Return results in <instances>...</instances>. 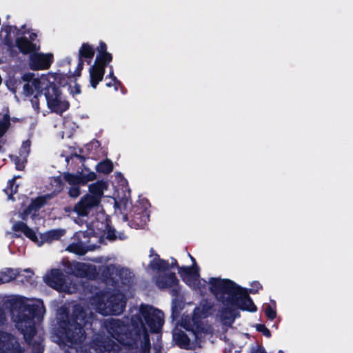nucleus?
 Wrapping results in <instances>:
<instances>
[{"instance_id":"f257e3e1","label":"nucleus","mask_w":353,"mask_h":353,"mask_svg":"<svg viewBox=\"0 0 353 353\" xmlns=\"http://www.w3.org/2000/svg\"><path fill=\"white\" fill-rule=\"evenodd\" d=\"M164 323L163 313L152 306L142 305L132 316L128 327L119 320H110L108 333L120 344L150 353V340L147 330L159 332Z\"/></svg>"},{"instance_id":"f03ea898","label":"nucleus","mask_w":353,"mask_h":353,"mask_svg":"<svg viewBox=\"0 0 353 353\" xmlns=\"http://www.w3.org/2000/svg\"><path fill=\"white\" fill-rule=\"evenodd\" d=\"M21 79L24 83L23 94L31 98V103L36 110L40 109V101H43V99L48 108L57 114H61L68 108L69 103L54 85L55 78L52 74L26 72L22 75Z\"/></svg>"},{"instance_id":"7ed1b4c3","label":"nucleus","mask_w":353,"mask_h":353,"mask_svg":"<svg viewBox=\"0 0 353 353\" xmlns=\"http://www.w3.org/2000/svg\"><path fill=\"white\" fill-rule=\"evenodd\" d=\"M210 292L221 302V317L224 323H231L235 318V310L255 312L256 307L248 292L230 280L210 278L208 281Z\"/></svg>"},{"instance_id":"20e7f679","label":"nucleus","mask_w":353,"mask_h":353,"mask_svg":"<svg viewBox=\"0 0 353 353\" xmlns=\"http://www.w3.org/2000/svg\"><path fill=\"white\" fill-rule=\"evenodd\" d=\"M45 313L43 302L40 300H29L19 298L16 300L14 309L12 311V319L17 329L23 334L25 340L30 342L34 337L32 343L33 353H42V339L35 336V324L39 321Z\"/></svg>"},{"instance_id":"39448f33","label":"nucleus","mask_w":353,"mask_h":353,"mask_svg":"<svg viewBox=\"0 0 353 353\" xmlns=\"http://www.w3.org/2000/svg\"><path fill=\"white\" fill-rule=\"evenodd\" d=\"M88 321L86 312L80 305H76L74 309L72 322L61 321L60 327L57 334L55 341L68 345H72L84 339V332L82 326Z\"/></svg>"},{"instance_id":"423d86ee","label":"nucleus","mask_w":353,"mask_h":353,"mask_svg":"<svg viewBox=\"0 0 353 353\" xmlns=\"http://www.w3.org/2000/svg\"><path fill=\"white\" fill-rule=\"evenodd\" d=\"M108 184L103 181H97L89 185V193L81 198L73 208H65L66 212H75L79 216H85L94 208L99 206Z\"/></svg>"},{"instance_id":"0eeeda50","label":"nucleus","mask_w":353,"mask_h":353,"mask_svg":"<svg viewBox=\"0 0 353 353\" xmlns=\"http://www.w3.org/2000/svg\"><path fill=\"white\" fill-rule=\"evenodd\" d=\"M180 326L184 328L188 334L176 327L173 332V339L179 347L185 349L195 347L197 341L201 340L206 332L203 328L200 327L199 325L192 323L188 316L182 319Z\"/></svg>"},{"instance_id":"6e6552de","label":"nucleus","mask_w":353,"mask_h":353,"mask_svg":"<svg viewBox=\"0 0 353 353\" xmlns=\"http://www.w3.org/2000/svg\"><path fill=\"white\" fill-rule=\"evenodd\" d=\"M91 305L103 315H117L123 312L125 301L122 294L107 292L94 296L91 300Z\"/></svg>"},{"instance_id":"1a4fd4ad","label":"nucleus","mask_w":353,"mask_h":353,"mask_svg":"<svg viewBox=\"0 0 353 353\" xmlns=\"http://www.w3.org/2000/svg\"><path fill=\"white\" fill-rule=\"evenodd\" d=\"M12 229L16 232L21 231L26 237L39 246H41L44 243H50L53 241L58 240L65 234L64 230L56 229L41 234L40 237H38L36 232L23 222L14 223L12 226Z\"/></svg>"},{"instance_id":"9d476101","label":"nucleus","mask_w":353,"mask_h":353,"mask_svg":"<svg viewBox=\"0 0 353 353\" xmlns=\"http://www.w3.org/2000/svg\"><path fill=\"white\" fill-rule=\"evenodd\" d=\"M92 232L90 230L87 232H78L74 236V240L77 242L72 243L67 248L71 252L77 254L83 255L88 250L95 249L94 245H89V243L92 241V239H97L95 236H90Z\"/></svg>"},{"instance_id":"9b49d317","label":"nucleus","mask_w":353,"mask_h":353,"mask_svg":"<svg viewBox=\"0 0 353 353\" xmlns=\"http://www.w3.org/2000/svg\"><path fill=\"white\" fill-rule=\"evenodd\" d=\"M181 278L190 288L203 293L205 290V280H201L195 268L183 267L179 270Z\"/></svg>"},{"instance_id":"f8f14e48","label":"nucleus","mask_w":353,"mask_h":353,"mask_svg":"<svg viewBox=\"0 0 353 353\" xmlns=\"http://www.w3.org/2000/svg\"><path fill=\"white\" fill-rule=\"evenodd\" d=\"M46 283L57 290L72 293L76 290L74 285H69L63 279V274L58 270H53L46 276Z\"/></svg>"},{"instance_id":"ddd939ff","label":"nucleus","mask_w":353,"mask_h":353,"mask_svg":"<svg viewBox=\"0 0 353 353\" xmlns=\"http://www.w3.org/2000/svg\"><path fill=\"white\" fill-rule=\"evenodd\" d=\"M52 53H32L30 56L29 65L33 70L48 69L53 61Z\"/></svg>"},{"instance_id":"4468645a","label":"nucleus","mask_w":353,"mask_h":353,"mask_svg":"<svg viewBox=\"0 0 353 353\" xmlns=\"http://www.w3.org/2000/svg\"><path fill=\"white\" fill-rule=\"evenodd\" d=\"M156 285L160 289H170L172 292L176 293L179 290V280L174 273L159 272L155 277Z\"/></svg>"},{"instance_id":"2eb2a0df","label":"nucleus","mask_w":353,"mask_h":353,"mask_svg":"<svg viewBox=\"0 0 353 353\" xmlns=\"http://www.w3.org/2000/svg\"><path fill=\"white\" fill-rule=\"evenodd\" d=\"M0 353H23V350L14 336L0 331Z\"/></svg>"},{"instance_id":"dca6fc26","label":"nucleus","mask_w":353,"mask_h":353,"mask_svg":"<svg viewBox=\"0 0 353 353\" xmlns=\"http://www.w3.org/2000/svg\"><path fill=\"white\" fill-rule=\"evenodd\" d=\"M213 307V303L208 301H203L199 307H197L194 311V316L190 321H192L195 325H199L201 328H203L205 332H207V329L201 323L199 319L205 318L212 314Z\"/></svg>"},{"instance_id":"f3484780","label":"nucleus","mask_w":353,"mask_h":353,"mask_svg":"<svg viewBox=\"0 0 353 353\" xmlns=\"http://www.w3.org/2000/svg\"><path fill=\"white\" fill-rule=\"evenodd\" d=\"M70 271L77 276L92 278L95 276L96 268L92 265L74 262L69 264Z\"/></svg>"},{"instance_id":"a211bd4d","label":"nucleus","mask_w":353,"mask_h":353,"mask_svg":"<svg viewBox=\"0 0 353 353\" xmlns=\"http://www.w3.org/2000/svg\"><path fill=\"white\" fill-rule=\"evenodd\" d=\"M107 65L104 62L95 60L94 64L90 68V81L93 88H96L98 83L102 81Z\"/></svg>"},{"instance_id":"6ab92c4d","label":"nucleus","mask_w":353,"mask_h":353,"mask_svg":"<svg viewBox=\"0 0 353 353\" xmlns=\"http://www.w3.org/2000/svg\"><path fill=\"white\" fill-rule=\"evenodd\" d=\"M94 55V48L92 46L88 43H84L81 45L79 50V63L77 74L79 75L80 72L83 67V61L85 59L90 63Z\"/></svg>"},{"instance_id":"aec40b11","label":"nucleus","mask_w":353,"mask_h":353,"mask_svg":"<svg viewBox=\"0 0 353 353\" xmlns=\"http://www.w3.org/2000/svg\"><path fill=\"white\" fill-rule=\"evenodd\" d=\"M30 144L28 141L24 142L19 152V157H12L17 170H23L25 167L26 158L30 152Z\"/></svg>"},{"instance_id":"412c9836","label":"nucleus","mask_w":353,"mask_h":353,"mask_svg":"<svg viewBox=\"0 0 353 353\" xmlns=\"http://www.w3.org/2000/svg\"><path fill=\"white\" fill-rule=\"evenodd\" d=\"M65 179L68 183L72 184H82L85 185L88 181H92L96 179V174L94 172H90L88 174H83L81 176H76L70 174L65 175Z\"/></svg>"},{"instance_id":"4be33fe9","label":"nucleus","mask_w":353,"mask_h":353,"mask_svg":"<svg viewBox=\"0 0 353 353\" xmlns=\"http://www.w3.org/2000/svg\"><path fill=\"white\" fill-rule=\"evenodd\" d=\"M150 261L148 266L150 269L158 270L160 272H162L168 269L169 265L168 262L160 259L157 254H153V250L150 251Z\"/></svg>"},{"instance_id":"5701e85b","label":"nucleus","mask_w":353,"mask_h":353,"mask_svg":"<svg viewBox=\"0 0 353 353\" xmlns=\"http://www.w3.org/2000/svg\"><path fill=\"white\" fill-rule=\"evenodd\" d=\"M119 345L112 339H108L97 345V351L98 353H116L118 351Z\"/></svg>"},{"instance_id":"b1692460","label":"nucleus","mask_w":353,"mask_h":353,"mask_svg":"<svg viewBox=\"0 0 353 353\" xmlns=\"http://www.w3.org/2000/svg\"><path fill=\"white\" fill-rule=\"evenodd\" d=\"M50 199V196H41L36 199L29 205L28 208L22 214L21 218L25 219L28 214H31L32 211H37L41 208L46 202L47 199Z\"/></svg>"},{"instance_id":"393cba45","label":"nucleus","mask_w":353,"mask_h":353,"mask_svg":"<svg viewBox=\"0 0 353 353\" xmlns=\"http://www.w3.org/2000/svg\"><path fill=\"white\" fill-rule=\"evenodd\" d=\"M107 46L103 42H100L99 46L97 48L98 54L95 60L97 61L104 62L105 64H108L112 59L111 54L106 51Z\"/></svg>"},{"instance_id":"a878e982","label":"nucleus","mask_w":353,"mask_h":353,"mask_svg":"<svg viewBox=\"0 0 353 353\" xmlns=\"http://www.w3.org/2000/svg\"><path fill=\"white\" fill-rule=\"evenodd\" d=\"M10 125V117L8 110L6 108H2L0 112V137H1L7 131ZM3 143L0 141V150Z\"/></svg>"},{"instance_id":"bb28decb","label":"nucleus","mask_w":353,"mask_h":353,"mask_svg":"<svg viewBox=\"0 0 353 353\" xmlns=\"http://www.w3.org/2000/svg\"><path fill=\"white\" fill-rule=\"evenodd\" d=\"M17 46L19 50L24 54L29 53L36 50L35 44L29 41L26 37H21L17 39Z\"/></svg>"},{"instance_id":"cd10ccee","label":"nucleus","mask_w":353,"mask_h":353,"mask_svg":"<svg viewBox=\"0 0 353 353\" xmlns=\"http://www.w3.org/2000/svg\"><path fill=\"white\" fill-rule=\"evenodd\" d=\"M20 272L18 270L6 269L0 272V284L9 282L15 279Z\"/></svg>"},{"instance_id":"c85d7f7f","label":"nucleus","mask_w":353,"mask_h":353,"mask_svg":"<svg viewBox=\"0 0 353 353\" xmlns=\"http://www.w3.org/2000/svg\"><path fill=\"white\" fill-rule=\"evenodd\" d=\"M108 270L110 272V274L112 276L113 279H117V276L121 279H123L122 275L123 274L126 275L128 272V270L121 269L119 267H116L114 265L109 266L108 268Z\"/></svg>"},{"instance_id":"c756f323","label":"nucleus","mask_w":353,"mask_h":353,"mask_svg":"<svg viewBox=\"0 0 353 353\" xmlns=\"http://www.w3.org/2000/svg\"><path fill=\"white\" fill-rule=\"evenodd\" d=\"M112 163L110 161H105L99 163L97 165V170L98 172L103 173H109L112 170Z\"/></svg>"},{"instance_id":"7c9ffc66","label":"nucleus","mask_w":353,"mask_h":353,"mask_svg":"<svg viewBox=\"0 0 353 353\" xmlns=\"http://www.w3.org/2000/svg\"><path fill=\"white\" fill-rule=\"evenodd\" d=\"M264 310H265V315L268 319L273 320L276 318V311L274 303H272V305H266Z\"/></svg>"},{"instance_id":"2f4dec72","label":"nucleus","mask_w":353,"mask_h":353,"mask_svg":"<svg viewBox=\"0 0 353 353\" xmlns=\"http://www.w3.org/2000/svg\"><path fill=\"white\" fill-rule=\"evenodd\" d=\"M70 185V188L69 189V195L72 198H77L80 195V190H79V185L81 184H72L70 183H68Z\"/></svg>"},{"instance_id":"473e14b6","label":"nucleus","mask_w":353,"mask_h":353,"mask_svg":"<svg viewBox=\"0 0 353 353\" xmlns=\"http://www.w3.org/2000/svg\"><path fill=\"white\" fill-rule=\"evenodd\" d=\"M16 179L17 177H14L10 181H9V186L6 190V192L7 194H12L17 192V185H14Z\"/></svg>"},{"instance_id":"72a5a7b5","label":"nucleus","mask_w":353,"mask_h":353,"mask_svg":"<svg viewBox=\"0 0 353 353\" xmlns=\"http://www.w3.org/2000/svg\"><path fill=\"white\" fill-rule=\"evenodd\" d=\"M256 329L258 331L262 332L266 337H270L271 336L270 330L264 325H257Z\"/></svg>"},{"instance_id":"f704fd0d","label":"nucleus","mask_w":353,"mask_h":353,"mask_svg":"<svg viewBox=\"0 0 353 353\" xmlns=\"http://www.w3.org/2000/svg\"><path fill=\"white\" fill-rule=\"evenodd\" d=\"M70 92L72 95L79 94L81 92L80 86L75 83H74L73 85H71L70 86Z\"/></svg>"},{"instance_id":"c9c22d12","label":"nucleus","mask_w":353,"mask_h":353,"mask_svg":"<svg viewBox=\"0 0 353 353\" xmlns=\"http://www.w3.org/2000/svg\"><path fill=\"white\" fill-rule=\"evenodd\" d=\"M107 238L110 240H114V239H117L114 230L108 229V230L107 232Z\"/></svg>"},{"instance_id":"e433bc0d","label":"nucleus","mask_w":353,"mask_h":353,"mask_svg":"<svg viewBox=\"0 0 353 353\" xmlns=\"http://www.w3.org/2000/svg\"><path fill=\"white\" fill-rule=\"evenodd\" d=\"M109 77L113 80V81H116V77L114 76L113 74V72L112 70H111L110 72V74H109Z\"/></svg>"},{"instance_id":"4c0bfd02","label":"nucleus","mask_w":353,"mask_h":353,"mask_svg":"<svg viewBox=\"0 0 353 353\" xmlns=\"http://www.w3.org/2000/svg\"><path fill=\"white\" fill-rule=\"evenodd\" d=\"M37 37V34L35 33H32L30 35V39L31 40H34L35 38Z\"/></svg>"},{"instance_id":"58836bf2","label":"nucleus","mask_w":353,"mask_h":353,"mask_svg":"<svg viewBox=\"0 0 353 353\" xmlns=\"http://www.w3.org/2000/svg\"><path fill=\"white\" fill-rule=\"evenodd\" d=\"M176 264V260H173V261L171 263V265H174Z\"/></svg>"},{"instance_id":"ea45409f","label":"nucleus","mask_w":353,"mask_h":353,"mask_svg":"<svg viewBox=\"0 0 353 353\" xmlns=\"http://www.w3.org/2000/svg\"><path fill=\"white\" fill-rule=\"evenodd\" d=\"M23 272L32 273V271L30 270L29 269H26V270H23Z\"/></svg>"},{"instance_id":"a19ab883","label":"nucleus","mask_w":353,"mask_h":353,"mask_svg":"<svg viewBox=\"0 0 353 353\" xmlns=\"http://www.w3.org/2000/svg\"><path fill=\"white\" fill-rule=\"evenodd\" d=\"M107 86H108V87L111 86V83H108V84H107Z\"/></svg>"},{"instance_id":"79ce46f5","label":"nucleus","mask_w":353,"mask_h":353,"mask_svg":"<svg viewBox=\"0 0 353 353\" xmlns=\"http://www.w3.org/2000/svg\"><path fill=\"white\" fill-rule=\"evenodd\" d=\"M121 239H125V236H119Z\"/></svg>"},{"instance_id":"37998d69","label":"nucleus","mask_w":353,"mask_h":353,"mask_svg":"<svg viewBox=\"0 0 353 353\" xmlns=\"http://www.w3.org/2000/svg\"><path fill=\"white\" fill-rule=\"evenodd\" d=\"M189 256H190V257L191 258V259H192V261H194L193 257H192L190 255H189Z\"/></svg>"},{"instance_id":"c03bdc74","label":"nucleus","mask_w":353,"mask_h":353,"mask_svg":"<svg viewBox=\"0 0 353 353\" xmlns=\"http://www.w3.org/2000/svg\"><path fill=\"white\" fill-rule=\"evenodd\" d=\"M148 219V216H147V217L145 218V221H146V220Z\"/></svg>"}]
</instances>
